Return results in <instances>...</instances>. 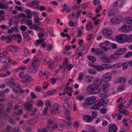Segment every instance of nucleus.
<instances>
[{
    "label": "nucleus",
    "instance_id": "nucleus-1",
    "mask_svg": "<svg viewBox=\"0 0 132 132\" xmlns=\"http://www.w3.org/2000/svg\"><path fill=\"white\" fill-rule=\"evenodd\" d=\"M96 100L95 97L94 96L86 98L84 100V102L82 104V107L86 109L88 105H93Z\"/></svg>",
    "mask_w": 132,
    "mask_h": 132
},
{
    "label": "nucleus",
    "instance_id": "nucleus-2",
    "mask_svg": "<svg viewBox=\"0 0 132 132\" xmlns=\"http://www.w3.org/2000/svg\"><path fill=\"white\" fill-rule=\"evenodd\" d=\"M126 51L127 49L125 48L119 49L116 51L114 54L110 56L109 58L111 59H117L118 57V56L124 54Z\"/></svg>",
    "mask_w": 132,
    "mask_h": 132
},
{
    "label": "nucleus",
    "instance_id": "nucleus-3",
    "mask_svg": "<svg viewBox=\"0 0 132 132\" xmlns=\"http://www.w3.org/2000/svg\"><path fill=\"white\" fill-rule=\"evenodd\" d=\"M86 90L88 92L93 94H98L101 90L100 88L95 86H88L86 88Z\"/></svg>",
    "mask_w": 132,
    "mask_h": 132
},
{
    "label": "nucleus",
    "instance_id": "nucleus-4",
    "mask_svg": "<svg viewBox=\"0 0 132 132\" xmlns=\"http://www.w3.org/2000/svg\"><path fill=\"white\" fill-rule=\"evenodd\" d=\"M132 30V25L126 23L125 24L123 25L120 28L118 29V30L119 31H123L126 32Z\"/></svg>",
    "mask_w": 132,
    "mask_h": 132
},
{
    "label": "nucleus",
    "instance_id": "nucleus-5",
    "mask_svg": "<svg viewBox=\"0 0 132 132\" xmlns=\"http://www.w3.org/2000/svg\"><path fill=\"white\" fill-rule=\"evenodd\" d=\"M38 64V62L37 61H36L34 60H32L31 64V66L27 69L28 72H35L37 70L35 67L37 66Z\"/></svg>",
    "mask_w": 132,
    "mask_h": 132
},
{
    "label": "nucleus",
    "instance_id": "nucleus-6",
    "mask_svg": "<svg viewBox=\"0 0 132 132\" xmlns=\"http://www.w3.org/2000/svg\"><path fill=\"white\" fill-rule=\"evenodd\" d=\"M122 18L121 16L114 17L110 19V22L112 24H118L122 21Z\"/></svg>",
    "mask_w": 132,
    "mask_h": 132
},
{
    "label": "nucleus",
    "instance_id": "nucleus-7",
    "mask_svg": "<svg viewBox=\"0 0 132 132\" xmlns=\"http://www.w3.org/2000/svg\"><path fill=\"white\" fill-rule=\"evenodd\" d=\"M33 100L31 102H27L25 104L22 105V107L23 108H25L29 112L31 111L32 109L33 108Z\"/></svg>",
    "mask_w": 132,
    "mask_h": 132
},
{
    "label": "nucleus",
    "instance_id": "nucleus-8",
    "mask_svg": "<svg viewBox=\"0 0 132 132\" xmlns=\"http://www.w3.org/2000/svg\"><path fill=\"white\" fill-rule=\"evenodd\" d=\"M115 39L119 43H124L126 42V35L124 34L118 35L115 37Z\"/></svg>",
    "mask_w": 132,
    "mask_h": 132
},
{
    "label": "nucleus",
    "instance_id": "nucleus-9",
    "mask_svg": "<svg viewBox=\"0 0 132 132\" xmlns=\"http://www.w3.org/2000/svg\"><path fill=\"white\" fill-rule=\"evenodd\" d=\"M101 32L102 34L106 37L110 36L112 33V30L106 28L103 29Z\"/></svg>",
    "mask_w": 132,
    "mask_h": 132
},
{
    "label": "nucleus",
    "instance_id": "nucleus-10",
    "mask_svg": "<svg viewBox=\"0 0 132 132\" xmlns=\"http://www.w3.org/2000/svg\"><path fill=\"white\" fill-rule=\"evenodd\" d=\"M112 76L110 73H106L104 74L102 77V80L104 82H107L110 81Z\"/></svg>",
    "mask_w": 132,
    "mask_h": 132
},
{
    "label": "nucleus",
    "instance_id": "nucleus-11",
    "mask_svg": "<svg viewBox=\"0 0 132 132\" xmlns=\"http://www.w3.org/2000/svg\"><path fill=\"white\" fill-rule=\"evenodd\" d=\"M109 42L106 40L103 43H101L100 44L99 46L100 47L106 51L109 50V48L106 47L109 46Z\"/></svg>",
    "mask_w": 132,
    "mask_h": 132
},
{
    "label": "nucleus",
    "instance_id": "nucleus-12",
    "mask_svg": "<svg viewBox=\"0 0 132 132\" xmlns=\"http://www.w3.org/2000/svg\"><path fill=\"white\" fill-rule=\"evenodd\" d=\"M125 3L124 0H118L114 2L113 4V6L114 7L118 6L119 7H122L123 4Z\"/></svg>",
    "mask_w": 132,
    "mask_h": 132
},
{
    "label": "nucleus",
    "instance_id": "nucleus-13",
    "mask_svg": "<svg viewBox=\"0 0 132 132\" xmlns=\"http://www.w3.org/2000/svg\"><path fill=\"white\" fill-rule=\"evenodd\" d=\"M109 127L108 132H116L118 130V127L115 124L109 125Z\"/></svg>",
    "mask_w": 132,
    "mask_h": 132
},
{
    "label": "nucleus",
    "instance_id": "nucleus-14",
    "mask_svg": "<svg viewBox=\"0 0 132 132\" xmlns=\"http://www.w3.org/2000/svg\"><path fill=\"white\" fill-rule=\"evenodd\" d=\"M10 61L9 57L7 56H0V62L3 63H8Z\"/></svg>",
    "mask_w": 132,
    "mask_h": 132
},
{
    "label": "nucleus",
    "instance_id": "nucleus-15",
    "mask_svg": "<svg viewBox=\"0 0 132 132\" xmlns=\"http://www.w3.org/2000/svg\"><path fill=\"white\" fill-rule=\"evenodd\" d=\"M39 4V2L38 1H35L30 4L29 6L30 7L36 9L39 7L38 6Z\"/></svg>",
    "mask_w": 132,
    "mask_h": 132
},
{
    "label": "nucleus",
    "instance_id": "nucleus-16",
    "mask_svg": "<svg viewBox=\"0 0 132 132\" xmlns=\"http://www.w3.org/2000/svg\"><path fill=\"white\" fill-rule=\"evenodd\" d=\"M94 86L97 87H100L102 84L101 79L98 78L94 80L93 82Z\"/></svg>",
    "mask_w": 132,
    "mask_h": 132
},
{
    "label": "nucleus",
    "instance_id": "nucleus-17",
    "mask_svg": "<svg viewBox=\"0 0 132 132\" xmlns=\"http://www.w3.org/2000/svg\"><path fill=\"white\" fill-rule=\"evenodd\" d=\"M91 51L99 55L102 54L103 53V51L101 50L98 48L95 49L92 48L91 49Z\"/></svg>",
    "mask_w": 132,
    "mask_h": 132
},
{
    "label": "nucleus",
    "instance_id": "nucleus-18",
    "mask_svg": "<svg viewBox=\"0 0 132 132\" xmlns=\"http://www.w3.org/2000/svg\"><path fill=\"white\" fill-rule=\"evenodd\" d=\"M53 109L57 114H59L61 112V110L59 108L57 104L55 103L54 104L53 106Z\"/></svg>",
    "mask_w": 132,
    "mask_h": 132
},
{
    "label": "nucleus",
    "instance_id": "nucleus-19",
    "mask_svg": "<svg viewBox=\"0 0 132 132\" xmlns=\"http://www.w3.org/2000/svg\"><path fill=\"white\" fill-rule=\"evenodd\" d=\"M6 84L10 87H13L14 86H15L16 83L13 79H11L8 81L6 83Z\"/></svg>",
    "mask_w": 132,
    "mask_h": 132
},
{
    "label": "nucleus",
    "instance_id": "nucleus-20",
    "mask_svg": "<svg viewBox=\"0 0 132 132\" xmlns=\"http://www.w3.org/2000/svg\"><path fill=\"white\" fill-rule=\"evenodd\" d=\"M83 119L87 122H90L93 120V118L89 115H85L83 117Z\"/></svg>",
    "mask_w": 132,
    "mask_h": 132
},
{
    "label": "nucleus",
    "instance_id": "nucleus-21",
    "mask_svg": "<svg viewBox=\"0 0 132 132\" xmlns=\"http://www.w3.org/2000/svg\"><path fill=\"white\" fill-rule=\"evenodd\" d=\"M93 78H94L93 77L87 75L85 77L84 80L86 82H90L92 81Z\"/></svg>",
    "mask_w": 132,
    "mask_h": 132
},
{
    "label": "nucleus",
    "instance_id": "nucleus-22",
    "mask_svg": "<svg viewBox=\"0 0 132 132\" xmlns=\"http://www.w3.org/2000/svg\"><path fill=\"white\" fill-rule=\"evenodd\" d=\"M102 61L104 62L109 63L110 62L109 57H107L106 55H104L101 57Z\"/></svg>",
    "mask_w": 132,
    "mask_h": 132
},
{
    "label": "nucleus",
    "instance_id": "nucleus-23",
    "mask_svg": "<svg viewBox=\"0 0 132 132\" xmlns=\"http://www.w3.org/2000/svg\"><path fill=\"white\" fill-rule=\"evenodd\" d=\"M47 125L46 127V128L48 129L50 128L51 126L53 125L54 123V121L51 119L48 120L47 121Z\"/></svg>",
    "mask_w": 132,
    "mask_h": 132
},
{
    "label": "nucleus",
    "instance_id": "nucleus-24",
    "mask_svg": "<svg viewBox=\"0 0 132 132\" xmlns=\"http://www.w3.org/2000/svg\"><path fill=\"white\" fill-rule=\"evenodd\" d=\"M17 48V47L12 46H9L7 48V49L8 51L13 52L15 51Z\"/></svg>",
    "mask_w": 132,
    "mask_h": 132
},
{
    "label": "nucleus",
    "instance_id": "nucleus-25",
    "mask_svg": "<svg viewBox=\"0 0 132 132\" xmlns=\"http://www.w3.org/2000/svg\"><path fill=\"white\" fill-rule=\"evenodd\" d=\"M23 78L27 81H31L32 80V78L31 77L27 75H24L23 76Z\"/></svg>",
    "mask_w": 132,
    "mask_h": 132
},
{
    "label": "nucleus",
    "instance_id": "nucleus-26",
    "mask_svg": "<svg viewBox=\"0 0 132 132\" xmlns=\"http://www.w3.org/2000/svg\"><path fill=\"white\" fill-rule=\"evenodd\" d=\"M115 15V13L114 11L112 10H110L107 14L108 15L109 17H112Z\"/></svg>",
    "mask_w": 132,
    "mask_h": 132
},
{
    "label": "nucleus",
    "instance_id": "nucleus-27",
    "mask_svg": "<svg viewBox=\"0 0 132 132\" xmlns=\"http://www.w3.org/2000/svg\"><path fill=\"white\" fill-rule=\"evenodd\" d=\"M100 106V105L98 103H97L96 105L92 106L90 109L92 110H98L99 109Z\"/></svg>",
    "mask_w": 132,
    "mask_h": 132
},
{
    "label": "nucleus",
    "instance_id": "nucleus-28",
    "mask_svg": "<svg viewBox=\"0 0 132 132\" xmlns=\"http://www.w3.org/2000/svg\"><path fill=\"white\" fill-rule=\"evenodd\" d=\"M119 112L122 114L126 115H127L129 114L127 110L124 109H121V110H120Z\"/></svg>",
    "mask_w": 132,
    "mask_h": 132
},
{
    "label": "nucleus",
    "instance_id": "nucleus-29",
    "mask_svg": "<svg viewBox=\"0 0 132 132\" xmlns=\"http://www.w3.org/2000/svg\"><path fill=\"white\" fill-rule=\"evenodd\" d=\"M63 106L65 110H70V106L69 104L67 103H65L64 104Z\"/></svg>",
    "mask_w": 132,
    "mask_h": 132
},
{
    "label": "nucleus",
    "instance_id": "nucleus-30",
    "mask_svg": "<svg viewBox=\"0 0 132 132\" xmlns=\"http://www.w3.org/2000/svg\"><path fill=\"white\" fill-rule=\"evenodd\" d=\"M47 64L49 65L48 67L52 69L55 67V65H54V62L52 63L50 61H49Z\"/></svg>",
    "mask_w": 132,
    "mask_h": 132
},
{
    "label": "nucleus",
    "instance_id": "nucleus-31",
    "mask_svg": "<svg viewBox=\"0 0 132 132\" xmlns=\"http://www.w3.org/2000/svg\"><path fill=\"white\" fill-rule=\"evenodd\" d=\"M12 104L11 103H8L7 104V107L6 109V111L7 112L9 111L10 110L12 109Z\"/></svg>",
    "mask_w": 132,
    "mask_h": 132
},
{
    "label": "nucleus",
    "instance_id": "nucleus-32",
    "mask_svg": "<svg viewBox=\"0 0 132 132\" xmlns=\"http://www.w3.org/2000/svg\"><path fill=\"white\" fill-rule=\"evenodd\" d=\"M85 45H80V47L78 48L77 50L76 51V52H77L78 51H82L85 49Z\"/></svg>",
    "mask_w": 132,
    "mask_h": 132
},
{
    "label": "nucleus",
    "instance_id": "nucleus-33",
    "mask_svg": "<svg viewBox=\"0 0 132 132\" xmlns=\"http://www.w3.org/2000/svg\"><path fill=\"white\" fill-rule=\"evenodd\" d=\"M84 98L85 97L81 94H80L76 97V99L77 100H79L80 101L83 100Z\"/></svg>",
    "mask_w": 132,
    "mask_h": 132
},
{
    "label": "nucleus",
    "instance_id": "nucleus-34",
    "mask_svg": "<svg viewBox=\"0 0 132 132\" xmlns=\"http://www.w3.org/2000/svg\"><path fill=\"white\" fill-rule=\"evenodd\" d=\"M86 29L88 30H90L92 29V24L90 22L88 23L86 26Z\"/></svg>",
    "mask_w": 132,
    "mask_h": 132
},
{
    "label": "nucleus",
    "instance_id": "nucleus-35",
    "mask_svg": "<svg viewBox=\"0 0 132 132\" xmlns=\"http://www.w3.org/2000/svg\"><path fill=\"white\" fill-rule=\"evenodd\" d=\"M10 67V65L9 64H5L2 65L1 69L2 70H7Z\"/></svg>",
    "mask_w": 132,
    "mask_h": 132
},
{
    "label": "nucleus",
    "instance_id": "nucleus-36",
    "mask_svg": "<svg viewBox=\"0 0 132 132\" xmlns=\"http://www.w3.org/2000/svg\"><path fill=\"white\" fill-rule=\"evenodd\" d=\"M7 5L5 4H1L0 2V9H6L8 8Z\"/></svg>",
    "mask_w": 132,
    "mask_h": 132
},
{
    "label": "nucleus",
    "instance_id": "nucleus-37",
    "mask_svg": "<svg viewBox=\"0 0 132 132\" xmlns=\"http://www.w3.org/2000/svg\"><path fill=\"white\" fill-rule=\"evenodd\" d=\"M95 69L98 71H102L103 70L104 68L101 66L96 65Z\"/></svg>",
    "mask_w": 132,
    "mask_h": 132
},
{
    "label": "nucleus",
    "instance_id": "nucleus-38",
    "mask_svg": "<svg viewBox=\"0 0 132 132\" xmlns=\"http://www.w3.org/2000/svg\"><path fill=\"white\" fill-rule=\"evenodd\" d=\"M128 65H129L128 62H124L122 64V69L123 70H125L127 69L128 67Z\"/></svg>",
    "mask_w": 132,
    "mask_h": 132
},
{
    "label": "nucleus",
    "instance_id": "nucleus-39",
    "mask_svg": "<svg viewBox=\"0 0 132 132\" xmlns=\"http://www.w3.org/2000/svg\"><path fill=\"white\" fill-rule=\"evenodd\" d=\"M44 41V39L41 38L40 39L37 40L35 44L37 46H38L39 43H43Z\"/></svg>",
    "mask_w": 132,
    "mask_h": 132
},
{
    "label": "nucleus",
    "instance_id": "nucleus-40",
    "mask_svg": "<svg viewBox=\"0 0 132 132\" xmlns=\"http://www.w3.org/2000/svg\"><path fill=\"white\" fill-rule=\"evenodd\" d=\"M109 94L104 93H101L98 94L99 97L102 98H105L108 97Z\"/></svg>",
    "mask_w": 132,
    "mask_h": 132
},
{
    "label": "nucleus",
    "instance_id": "nucleus-41",
    "mask_svg": "<svg viewBox=\"0 0 132 132\" xmlns=\"http://www.w3.org/2000/svg\"><path fill=\"white\" fill-rule=\"evenodd\" d=\"M88 58L90 61L95 62L96 61V59L94 56H88Z\"/></svg>",
    "mask_w": 132,
    "mask_h": 132
},
{
    "label": "nucleus",
    "instance_id": "nucleus-42",
    "mask_svg": "<svg viewBox=\"0 0 132 132\" xmlns=\"http://www.w3.org/2000/svg\"><path fill=\"white\" fill-rule=\"evenodd\" d=\"M125 41L128 42H131L132 41V38L131 36L129 35L127 36H126Z\"/></svg>",
    "mask_w": 132,
    "mask_h": 132
},
{
    "label": "nucleus",
    "instance_id": "nucleus-43",
    "mask_svg": "<svg viewBox=\"0 0 132 132\" xmlns=\"http://www.w3.org/2000/svg\"><path fill=\"white\" fill-rule=\"evenodd\" d=\"M126 23L128 24H132V18L130 17L127 18Z\"/></svg>",
    "mask_w": 132,
    "mask_h": 132
},
{
    "label": "nucleus",
    "instance_id": "nucleus-44",
    "mask_svg": "<svg viewBox=\"0 0 132 132\" xmlns=\"http://www.w3.org/2000/svg\"><path fill=\"white\" fill-rule=\"evenodd\" d=\"M5 40L6 42L7 43H10L11 42L12 40L9 35L6 37Z\"/></svg>",
    "mask_w": 132,
    "mask_h": 132
},
{
    "label": "nucleus",
    "instance_id": "nucleus-45",
    "mask_svg": "<svg viewBox=\"0 0 132 132\" xmlns=\"http://www.w3.org/2000/svg\"><path fill=\"white\" fill-rule=\"evenodd\" d=\"M109 102V101L107 99H106L103 101L102 102V105L105 106H106Z\"/></svg>",
    "mask_w": 132,
    "mask_h": 132
},
{
    "label": "nucleus",
    "instance_id": "nucleus-46",
    "mask_svg": "<svg viewBox=\"0 0 132 132\" xmlns=\"http://www.w3.org/2000/svg\"><path fill=\"white\" fill-rule=\"evenodd\" d=\"M16 88L17 89L19 90V93L22 94H23L24 93V90L19 86H17Z\"/></svg>",
    "mask_w": 132,
    "mask_h": 132
},
{
    "label": "nucleus",
    "instance_id": "nucleus-47",
    "mask_svg": "<svg viewBox=\"0 0 132 132\" xmlns=\"http://www.w3.org/2000/svg\"><path fill=\"white\" fill-rule=\"evenodd\" d=\"M69 64L70 63L68 61V59L67 58H65V61L63 62V65H64V66L66 65L67 67Z\"/></svg>",
    "mask_w": 132,
    "mask_h": 132
},
{
    "label": "nucleus",
    "instance_id": "nucleus-48",
    "mask_svg": "<svg viewBox=\"0 0 132 132\" xmlns=\"http://www.w3.org/2000/svg\"><path fill=\"white\" fill-rule=\"evenodd\" d=\"M110 86L108 82H105L104 83L102 86V87L103 88L106 89Z\"/></svg>",
    "mask_w": 132,
    "mask_h": 132
},
{
    "label": "nucleus",
    "instance_id": "nucleus-49",
    "mask_svg": "<svg viewBox=\"0 0 132 132\" xmlns=\"http://www.w3.org/2000/svg\"><path fill=\"white\" fill-rule=\"evenodd\" d=\"M88 71L89 73L92 75H95L96 74V71L93 70L89 69Z\"/></svg>",
    "mask_w": 132,
    "mask_h": 132
},
{
    "label": "nucleus",
    "instance_id": "nucleus-50",
    "mask_svg": "<svg viewBox=\"0 0 132 132\" xmlns=\"http://www.w3.org/2000/svg\"><path fill=\"white\" fill-rule=\"evenodd\" d=\"M30 10H29L28 11V12L27 13V16H26V18H27L28 19L30 18H32V16L30 14Z\"/></svg>",
    "mask_w": 132,
    "mask_h": 132
},
{
    "label": "nucleus",
    "instance_id": "nucleus-51",
    "mask_svg": "<svg viewBox=\"0 0 132 132\" xmlns=\"http://www.w3.org/2000/svg\"><path fill=\"white\" fill-rule=\"evenodd\" d=\"M132 55V52H130L127 53L125 55V58L129 57Z\"/></svg>",
    "mask_w": 132,
    "mask_h": 132
},
{
    "label": "nucleus",
    "instance_id": "nucleus-52",
    "mask_svg": "<svg viewBox=\"0 0 132 132\" xmlns=\"http://www.w3.org/2000/svg\"><path fill=\"white\" fill-rule=\"evenodd\" d=\"M34 21L35 23H39L40 22L39 17L37 16H35L34 18Z\"/></svg>",
    "mask_w": 132,
    "mask_h": 132
},
{
    "label": "nucleus",
    "instance_id": "nucleus-53",
    "mask_svg": "<svg viewBox=\"0 0 132 132\" xmlns=\"http://www.w3.org/2000/svg\"><path fill=\"white\" fill-rule=\"evenodd\" d=\"M57 127V124L55 123L52 127H50L48 129L50 131H52Z\"/></svg>",
    "mask_w": 132,
    "mask_h": 132
},
{
    "label": "nucleus",
    "instance_id": "nucleus-54",
    "mask_svg": "<svg viewBox=\"0 0 132 132\" xmlns=\"http://www.w3.org/2000/svg\"><path fill=\"white\" fill-rule=\"evenodd\" d=\"M108 122L104 119H103L102 126L103 127L106 126L108 124Z\"/></svg>",
    "mask_w": 132,
    "mask_h": 132
},
{
    "label": "nucleus",
    "instance_id": "nucleus-55",
    "mask_svg": "<svg viewBox=\"0 0 132 132\" xmlns=\"http://www.w3.org/2000/svg\"><path fill=\"white\" fill-rule=\"evenodd\" d=\"M41 59L42 58L39 57V56H37L35 57L34 60L38 63L40 61Z\"/></svg>",
    "mask_w": 132,
    "mask_h": 132
},
{
    "label": "nucleus",
    "instance_id": "nucleus-56",
    "mask_svg": "<svg viewBox=\"0 0 132 132\" xmlns=\"http://www.w3.org/2000/svg\"><path fill=\"white\" fill-rule=\"evenodd\" d=\"M20 29L22 31H24L27 29V27L24 26H21L20 27Z\"/></svg>",
    "mask_w": 132,
    "mask_h": 132
},
{
    "label": "nucleus",
    "instance_id": "nucleus-57",
    "mask_svg": "<svg viewBox=\"0 0 132 132\" xmlns=\"http://www.w3.org/2000/svg\"><path fill=\"white\" fill-rule=\"evenodd\" d=\"M55 93V90H52L48 91L46 93V94L48 95L54 94Z\"/></svg>",
    "mask_w": 132,
    "mask_h": 132
},
{
    "label": "nucleus",
    "instance_id": "nucleus-58",
    "mask_svg": "<svg viewBox=\"0 0 132 132\" xmlns=\"http://www.w3.org/2000/svg\"><path fill=\"white\" fill-rule=\"evenodd\" d=\"M9 36L11 37V40H14L16 39V36L15 35H9Z\"/></svg>",
    "mask_w": 132,
    "mask_h": 132
},
{
    "label": "nucleus",
    "instance_id": "nucleus-59",
    "mask_svg": "<svg viewBox=\"0 0 132 132\" xmlns=\"http://www.w3.org/2000/svg\"><path fill=\"white\" fill-rule=\"evenodd\" d=\"M119 82H124L126 81V79L124 78H121L118 79Z\"/></svg>",
    "mask_w": 132,
    "mask_h": 132
},
{
    "label": "nucleus",
    "instance_id": "nucleus-60",
    "mask_svg": "<svg viewBox=\"0 0 132 132\" xmlns=\"http://www.w3.org/2000/svg\"><path fill=\"white\" fill-rule=\"evenodd\" d=\"M83 75V73L82 72L79 74V76L78 78V79L79 81H80L82 80L83 78L82 76Z\"/></svg>",
    "mask_w": 132,
    "mask_h": 132
},
{
    "label": "nucleus",
    "instance_id": "nucleus-61",
    "mask_svg": "<svg viewBox=\"0 0 132 132\" xmlns=\"http://www.w3.org/2000/svg\"><path fill=\"white\" fill-rule=\"evenodd\" d=\"M14 8L16 10H18L20 11H21L22 10V7L20 6H16Z\"/></svg>",
    "mask_w": 132,
    "mask_h": 132
},
{
    "label": "nucleus",
    "instance_id": "nucleus-62",
    "mask_svg": "<svg viewBox=\"0 0 132 132\" xmlns=\"http://www.w3.org/2000/svg\"><path fill=\"white\" fill-rule=\"evenodd\" d=\"M125 89L124 86L119 87L118 88L117 90L119 92H121L123 91Z\"/></svg>",
    "mask_w": 132,
    "mask_h": 132
},
{
    "label": "nucleus",
    "instance_id": "nucleus-63",
    "mask_svg": "<svg viewBox=\"0 0 132 132\" xmlns=\"http://www.w3.org/2000/svg\"><path fill=\"white\" fill-rule=\"evenodd\" d=\"M24 56L26 57H27L29 55V52L28 51L27 49H25L24 51Z\"/></svg>",
    "mask_w": 132,
    "mask_h": 132
},
{
    "label": "nucleus",
    "instance_id": "nucleus-64",
    "mask_svg": "<svg viewBox=\"0 0 132 132\" xmlns=\"http://www.w3.org/2000/svg\"><path fill=\"white\" fill-rule=\"evenodd\" d=\"M126 118H125L123 120V123L124 126L126 127H128V124L127 123Z\"/></svg>",
    "mask_w": 132,
    "mask_h": 132
}]
</instances>
